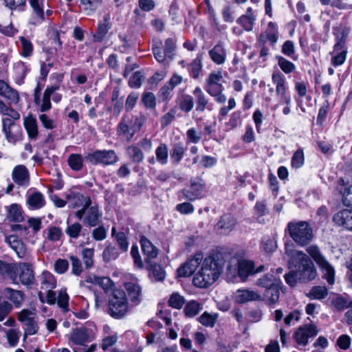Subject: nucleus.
I'll return each instance as SVG.
<instances>
[{
	"label": "nucleus",
	"mask_w": 352,
	"mask_h": 352,
	"mask_svg": "<svg viewBox=\"0 0 352 352\" xmlns=\"http://www.w3.org/2000/svg\"><path fill=\"white\" fill-rule=\"evenodd\" d=\"M285 254L288 257V267L290 270L284 276L288 285L294 287L298 283H307L316 278L317 270L309 254L295 249L292 243L285 244Z\"/></svg>",
	"instance_id": "nucleus-1"
},
{
	"label": "nucleus",
	"mask_w": 352,
	"mask_h": 352,
	"mask_svg": "<svg viewBox=\"0 0 352 352\" xmlns=\"http://www.w3.org/2000/svg\"><path fill=\"white\" fill-rule=\"evenodd\" d=\"M225 254L213 251L201 263V267L194 275L193 285L199 288H208L220 276L225 266Z\"/></svg>",
	"instance_id": "nucleus-2"
},
{
	"label": "nucleus",
	"mask_w": 352,
	"mask_h": 352,
	"mask_svg": "<svg viewBox=\"0 0 352 352\" xmlns=\"http://www.w3.org/2000/svg\"><path fill=\"white\" fill-rule=\"evenodd\" d=\"M107 313L115 319H122L130 311V305L125 292L114 289L108 296Z\"/></svg>",
	"instance_id": "nucleus-3"
},
{
	"label": "nucleus",
	"mask_w": 352,
	"mask_h": 352,
	"mask_svg": "<svg viewBox=\"0 0 352 352\" xmlns=\"http://www.w3.org/2000/svg\"><path fill=\"white\" fill-rule=\"evenodd\" d=\"M285 232L288 233L292 240L300 247L309 245L314 236L311 226L304 221L289 222L285 228Z\"/></svg>",
	"instance_id": "nucleus-4"
},
{
	"label": "nucleus",
	"mask_w": 352,
	"mask_h": 352,
	"mask_svg": "<svg viewBox=\"0 0 352 352\" xmlns=\"http://www.w3.org/2000/svg\"><path fill=\"white\" fill-rule=\"evenodd\" d=\"M256 285L265 289L263 297L269 304H276L278 301L283 286L279 277L275 276L273 273H267L256 280Z\"/></svg>",
	"instance_id": "nucleus-5"
},
{
	"label": "nucleus",
	"mask_w": 352,
	"mask_h": 352,
	"mask_svg": "<svg viewBox=\"0 0 352 352\" xmlns=\"http://www.w3.org/2000/svg\"><path fill=\"white\" fill-rule=\"evenodd\" d=\"M306 252L318 265L322 274V278L327 281L329 285H332L335 282L334 267L326 259L318 246L311 245L306 248Z\"/></svg>",
	"instance_id": "nucleus-6"
},
{
	"label": "nucleus",
	"mask_w": 352,
	"mask_h": 352,
	"mask_svg": "<svg viewBox=\"0 0 352 352\" xmlns=\"http://www.w3.org/2000/svg\"><path fill=\"white\" fill-rule=\"evenodd\" d=\"M143 115L140 116H124L117 127V134L130 142L135 133L139 131L145 122Z\"/></svg>",
	"instance_id": "nucleus-7"
},
{
	"label": "nucleus",
	"mask_w": 352,
	"mask_h": 352,
	"mask_svg": "<svg viewBox=\"0 0 352 352\" xmlns=\"http://www.w3.org/2000/svg\"><path fill=\"white\" fill-rule=\"evenodd\" d=\"M91 199H87L85 205L75 212V216L89 227H96L101 221L102 212L97 205L91 206Z\"/></svg>",
	"instance_id": "nucleus-8"
},
{
	"label": "nucleus",
	"mask_w": 352,
	"mask_h": 352,
	"mask_svg": "<svg viewBox=\"0 0 352 352\" xmlns=\"http://www.w3.org/2000/svg\"><path fill=\"white\" fill-rule=\"evenodd\" d=\"M85 160L93 165L109 166L115 164L119 157L113 150H96L88 153Z\"/></svg>",
	"instance_id": "nucleus-9"
},
{
	"label": "nucleus",
	"mask_w": 352,
	"mask_h": 352,
	"mask_svg": "<svg viewBox=\"0 0 352 352\" xmlns=\"http://www.w3.org/2000/svg\"><path fill=\"white\" fill-rule=\"evenodd\" d=\"M206 187V183L199 177L192 178L190 186L184 188L181 192L184 197L188 201H195L202 197V192Z\"/></svg>",
	"instance_id": "nucleus-10"
},
{
	"label": "nucleus",
	"mask_w": 352,
	"mask_h": 352,
	"mask_svg": "<svg viewBox=\"0 0 352 352\" xmlns=\"http://www.w3.org/2000/svg\"><path fill=\"white\" fill-rule=\"evenodd\" d=\"M34 310L23 309L19 313L18 319L24 325L25 336H32L37 333L38 327L35 320Z\"/></svg>",
	"instance_id": "nucleus-11"
},
{
	"label": "nucleus",
	"mask_w": 352,
	"mask_h": 352,
	"mask_svg": "<svg viewBox=\"0 0 352 352\" xmlns=\"http://www.w3.org/2000/svg\"><path fill=\"white\" fill-rule=\"evenodd\" d=\"M94 338L92 330L86 327H76L72 329L69 336V340L74 344L85 346L87 342L92 341Z\"/></svg>",
	"instance_id": "nucleus-12"
},
{
	"label": "nucleus",
	"mask_w": 352,
	"mask_h": 352,
	"mask_svg": "<svg viewBox=\"0 0 352 352\" xmlns=\"http://www.w3.org/2000/svg\"><path fill=\"white\" fill-rule=\"evenodd\" d=\"M202 259V254H196L193 258L188 260L177 269V276H190L201 264Z\"/></svg>",
	"instance_id": "nucleus-13"
},
{
	"label": "nucleus",
	"mask_w": 352,
	"mask_h": 352,
	"mask_svg": "<svg viewBox=\"0 0 352 352\" xmlns=\"http://www.w3.org/2000/svg\"><path fill=\"white\" fill-rule=\"evenodd\" d=\"M129 300L133 306H137L142 300V287L136 281H129L124 284Z\"/></svg>",
	"instance_id": "nucleus-14"
},
{
	"label": "nucleus",
	"mask_w": 352,
	"mask_h": 352,
	"mask_svg": "<svg viewBox=\"0 0 352 352\" xmlns=\"http://www.w3.org/2000/svg\"><path fill=\"white\" fill-rule=\"evenodd\" d=\"M350 28L340 24L333 28V34L335 36L336 43L333 46V52H336L340 48L346 46L348 35L350 32Z\"/></svg>",
	"instance_id": "nucleus-15"
},
{
	"label": "nucleus",
	"mask_w": 352,
	"mask_h": 352,
	"mask_svg": "<svg viewBox=\"0 0 352 352\" xmlns=\"http://www.w3.org/2000/svg\"><path fill=\"white\" fill-rule=\"evenodd\" d=\"M222 78L223 76L221 72H213L209 74L204 85V89L209 95L219 91H223L224 87L220 83Z\"/></svg>",
	"instance_id": "nucleus-16"
},
{
	"label": "nucleus",
	"mask_w": 352,
	"mask_h": 352,
	"mask_svg": "<svg viewBox=\"0 0 352 352\" xmlns=\"http://www.w3.org/2000/svg\"><path fill=\"white\" fill-rule=\"evenodd\" d=\"M318 330L314 325H305L298 328L296 332L294 338L299 345L306 346L308 344L309 338L316 336Z\"/></svg>",
	"instance_id": "nucleus-17"
},
{
	"label": "nucleus",
	"mask_w": 352,
	"mask_h": 352,
	"mask_svg": "<svg viewBox=\"0 0 352 352\" xmlns=\"http://www.w3.org/2000/svg\"><path fill=\"white\" fill-rule=\"evenodd\" d=\"M18 276L20 282L28 287L32 286L35 282V277L33 267L28 263H23L19 265Z\"/></svg>",
	"instance_id": "nucleus-18"
},
{
	"label": "nucleus",
	"mask_w": 352,
	"mask_h": 352,
	"mask_svg": "<svg viewBox=\"0 0 352 352\" xmlns=\"http://www.w3.org/2000/svg\"><path fill=\"white\" fill-rule=\"evenodd\" d=\"M333 221L338 226L352 231V209H344L333 216Z\"/></svg>",
	"instance_id": "nucleus-19"
},
{
	"label": "nucleus",
	"mask_w": 352,
	"mask_h": 352,
	"mask_svg": "<svg viewBox=\"0 0 352 352\" xmlns=\"http://www.w3.org/2000/svg\"><path fill=\"white\" fill-rule=\"evenodd\" d=\"M236 219L230 214L222 215L216 225V229L221 234H229L235 227Z\"/></svg>",
	"instance_id": "nucleus-20"
},
{
	"label": "nucleus",
	"mask_w": 352,
	"mask_h": 352,
	"mask_svg": "<svg viewBox=\"0 0 352 352\" xmlns=\"http://www.w3.org/2000/svg\"><path fill=\"white\" fill-rule=\"evenodd\" d=\"M12 179L19 186H27L29 184V172L23 165H18L13 169Z\"/></svg>",
	"instance_id": "nucleus-21"
},
{
	"label": "nucleus",
	"mask_w": 352,
	"mask_h": 352,
	"mask_svg": "<svg viewBox=\"0 0 352 352\" xmlns=\"http://www.w3.org/2000/svg\"><path fill=\"white\" fill-rule=\"evenodd\" d=\"M142 250L145 255V262L149 263L158 255V249L144 236H141Z\"/></svg>",
	"instance_id": "nucleus-22"
},
{
	"label": "nucleus",
	"mask_w": 352,
	"mask_h": 352,
	"mask_svg": "<svg viewBox=\"0 0 352 352\" xmlns=\"http://www.w3.org/2000/svg\"><path fill=\"white\" fill-rule=\"evenodd\" d=\"M211 60L217 65H222L226 62L227 52L222 43L215 45L209 52Z\"/></svg>",
	"instance_id": "nucleus-23"
},
{
	"label": "nucleus",
	"mask_w": 352,
	"mask_h": 352,
	"mask_svg": "<svg viewBox=\"0 0 352 352\" xmlns=\"http://www.w3.org/2000/svg\"><path fill=\"white\" fill-rule=\"evenodd\" d=\"M111 28V23L110 22L109 14L104 16L103 21L99 22L98 24L97 31L94 34V40L96 42H101L103 41L108 31Z\"/></svg>",
	"instance_id": "nucleus-24"
},
{
	"label": "nucleus",
	"mask_w": 352,
	"mask_h": 352,
	"mask_svg": "<svg viewBox=\"0 0 352 352\" xmlns=\"http://www.w3.org/2000/svg\"><path fill=\"white\" fill-rule=\"evenodd\" d=\"M60 89L59 84H55L51 86H47L44 91L42 103L41 104L40 111L41 112H46L52 108L51 96Z\"/></svg>",
	"instance_id": "nucleus-25"
},
{
	"label": "nucleus",
	"mask_w": 352,
	"mask_h": 352,
	"mask_svg": "<svg viewBox=\"0 0 352 352\" xmlns=\"http://www.w3.org/2000/svg\"><path fill=\"white\" fill-rule=\"evenodd\" d=\"M235 297L236 302L241 304L245 303L248 301L262 300V296L257 292L248 289L237 290Z\"/></svg>",
	"instance_id": "nucleus-26"
},
{
	"label": "nucleus",
	"mask_w": 352,
	"mask_h": 352,
	"mask_svg": "<svg viewBox=\"0 0 352 352\" xmlns=\"http://www.w3.org/2000/svg\"><path fill=\"white\" fill-rule=\"evenodd\" d=\"M7 243L16 252L19 258H23L26 255V248L24 243L14 235H11L6 239Z\"/></svg>",
	"instance_id": "nucleus-27"
},
{
	"label": "nucleus",
	"mask_w": 352,
	"mask_h": 352,
	"mask_svg": "<svg viewBox=\"0 0 352 352\" xmlns=\"http://www.w3.org/2000/svg\"><path fill=\"white\" fill-rule=\"evenodd\" d=\"M176 85V74H173L167 84L164 85L159 91L158 96L162 101H168L173 96V91Z\"/></svg>",
	"instance_id": "nucleus-28"
},
{
	"label": "nucleus",
	"mask_w": 352,
	"mask_h": 352,
	"mask_svg": "<svg viewBox=\"0 0 352 352\" xmlns=\"http://www.w3.org/2000/svg\"><path fill=\"white\" fill-rule=\"evenodd\" d=\"M193 94L196 98L197 111L203 112L206 109L211 110V107L208 105V100L199 87L194 89Z\"/></svg>",
	"instance_id": "nucleus-29"
},
{
	"label": "nucleus",
	"mask_w": 352,
	"mask_h": 352,
	"mask_svg": "<svg viewBox=\"0 0 352 352\" xmlns=\"http://www.w3.org/2000/svg\"><path fill=\"white\" fill-rule=\"evenodd\" d=\"M254 267L252 261L243 260L239 262L238 276L242 281H245L250 275L254 274Z\"/></svg>",
	"instance_id": "nucleus-30"
},
{
	"label": "nucleus",
	"mask_w": 352,
	"mask_h": 352,
	"mask_svg": "<svg viewBox=\"0 0 352 352\" xmlns=\"http://www.w3.org/2000/svg\"><path fill=\"white\" fill-rule=\"evenodd\" d=\"M67 201L69 203V208H76L80 206L84 207L87 199L89 197H85L80 192H71L66 196Z\"/></svg>",
	"instance_id": "nucleus-31"
},
{
	"label": "nucleus",
	"mask_w": 352,
	"mask_h": 352,
	"mask_svg": "<svg viewBox=\"0 0 352 352\" xmlns=\"http://www.w3.org/2000/svg\"><path fill=\"white\" fill-rule=\"evenodd\" d=\"M79 8L87 15H92L101 6L102 0H79Z\"/></svg>",
	"instance_id": "nucleus-32"
},
{
	"label": "nucleus",
	"mask_w": 352,
	"mask_h": 352,
	"mask_svg": "<svg viewBox=\"0 0 352 352\" xmlns=\"http://www.w3.org/2000/svg\"><path fill=\"white\" fill-rule=\"evenodd\" d=\"M147 264V270L149 272V276L155 281H162L165 278V272L164 271L162 266L155 263L150 261L146 263Z\"/></svg>",
	"instance_id": "nucleus-33"
},
{
	"label": "nucleus",
	"mask_w": 352,
	"mask_h": 352,
	"mask_svg": "<svg viewBox=\"0 0 352 352\" xmlns=\"http://www.w3.org/2000/svg\"><path fill=\"white\" fill-rule=\"evenodd\" d=\"M3 131L6 134L7 140L10 142H15L17 140V135L13 132V129L16 127L15 122L9 118L2 120Z\"/></svg>",
	"instance_id": "nucleus-34"
},
{
	"label": "nucleus",
	"mask_w": 352,
	"mask_h": 352,
	"mask_svg": "<svg viewBox=\"0 0 352 352\" xmlns=\"http://www.w3.org/2000/svg\"><path fill=\"white\" fill-rule=\"evenodd\" d=\"M126 154L130 160L134 164H140L142 162L144 155L142 150L135 144L129 146L126 149Z\"/></svg>",
	"instance_id": "nucleus-35"
},
{
	"label": "nucleus",
	"mask_w": 352,
	"mask_h": 352,
	"mask_svg": "<svg viewBox=\"0 0 352 352\" xmlns=\"http://www.w3.org/2000/svg\"><path fill=\"white\" fill-rule=\"evenodd\" d=\"M3 294L17 307H20L22 302L24 300V294L21 291L19 290H15L10 287H6L3 290Z\"/></svg>",
	"instance_id": "nucleus-36"
},
{
	"label": "nucleus",
	"mask_w": 352,
	"mask_h": 352,
	"mask_svg": "<svg viewBox=\"0 0 352 352\" xmlns=\"http://www.w3.org/2000/svg\"><path fill=\"white\" fill-rule=\"evenodd\" d=\"M6 208L8 219L10 221L21 222L23 221V210L20 205L17 204H12Z\"/></svg>",
	"instance_id": "nucleus-37"
},
{
	"label": "nucleus",
	"mask_w": 352,
	"mask_h": 352,
	"mask_svg": "<svg viewBox=\"0 0 352 352\" xmlns=\"http://www.w3.org/2000/svg\"><path fill=\"white\" fill-rule=\"evenodd\" d=\"M273 83L276 85L277 94H283L286 92V81L284 75L279 71L275 72L272 75Z\"/></svg>",
	"instance_id": "nucleus-38"
},
{
	"label": "nucleus",
	"mask_w": 352,
	"mask_h": 352,
	"mask_svg": "<svg viewBox=\"0 0 352 352\" xmlns=\"http://www.w3.org/2000/svg\"><path fill=\"white\" fill-rule=\"evenodd\" d=\"M27 203L30 208L39 209L45 206V201L41 192H35L28 196Z\"/></svg>",
	"instance_id": "nucleus-39"
},
{
	"label": "nucleus",
	"mask_w": 352,
	"mask_h": 352,
	"mask_svg": "<svg viewBox=\"0 0 352 352\" xmlns=\"http://www.w3.org/2000/svg\"><path fill=\"white\" fill-rule=\"evenodd\" d=\"M24 126L29 138L35 140L38 135V127L36 118L32 116L25 118L24 120Z\"/></svg>",
	"instance_id": "nucleus-40"
},
{
	"label": "nucleus",
	"mask_w": 352,
	"mask_h": 352,
	"mask_svg": "<svg viewBox=\"0 0 352 352\" xmlns=\"http://www.w3.org/2000/svg\"><path fill=\"white\" fill-rule=\"evenodd\" d=\"M219 314L204 311L199 318L198 321L204 327L212 328L217 323Z\"/></svg>",
	"instance_id": "nucleus-41"
},
{
	"label": "nucleus",
	"mask_w": 352,
	"mask_h": 352,
	"mask_svg": "<svg viewBox=\"0 0 352 352\" xmlns=\"http://www.w3.org/2000/svg\"><path fill=\"white\" fill-rule=\"evenodd\" d=\"M41 285L43 289L51 290L56 287V280L50 272H43L41 276Z\"/></svg>",
	"instance_id": "nucleus-42"
},
{
	"label": "nucleus",
	"mask_w": 352,
	"mask_h": 352,
	"mask_svg": "<svg viewBox=\"0 0 352 352\" xmlns=\"http://www.w3.org/2000/svg\"><path fill=\"white\" fill-rule=\"evenodd\" d=\"M203 309V305L195 300L188 302L184 309L186 316L192 318L197 315Z\"/></svg>",
	"instance_id": "nucleus-43"
},
{
	"label": "nucleus",
	"mask_w": 352,
	"mask_h": 352,
	"mask_svg": "<svg viewBox=\"0 0 352 352\" xmlns=\"http://www.w3.org/2000/svg\"><path fill=\"white\" fill-rule=\"evenodd\" d=\"M44 1L45 0H29V3L33 10L34 14H35L36 17L41 21L45 20L43 8Z\"/></svg>",
	"instance_id": "nucleus-44"
},
{
	"label": "nucleus",
	"mask_w": 352,
	"mask_h": 352,
	"mask_svg": "<svg viewBox=\"0 0 352 352\" xmlns=\"http://www.w3.org/2000/svg\"><path fill=\"white\" fill-rule=\"evenodd\" d=\"M333 53L334 52H333ZM336 53L335 55L331 56V63L333 67H338L343 65L346 59L347 47L340 48ZM330 54H332V52Z\"/></svg>",
	"instance_id": "nucleus-45"
},
{
	"label": "nucleus",
	"mask_w": 352,
	"mask_h": 352,
	"mask_svg": "<svg viewBox=\"0 0 352 352\" xmlns=\"http://www.w3.org/2000/svg\"><path fill=\"white\" fill-rule=\"evenodd\" d=\"M67 162L69 167L73 170L78 171L83 167V158L80 154L72 153L69 155Z\"/></svg>",
	"instance_id": "nucleus-46"
},
{
	"label": "nucleus",
	"mask_w": 352,
	"mask_h": 352,
	"mask_svg": "<svg viewBox=\"0 0 352 352\" xmlns=\"http://www.w3.org/2000/svg\"><path fill=\"white\" fill-rule=\"evenodd\" d=\"M276 59L279 67L285 74H289L295 70V65L285 58L281 56H276Z\"/></svg>",
	"instance_id": "nucleus-47"
},
{
	"label": "nucleus",
	"mask_w": 352,
	"mask_h": 352,
	"mask_svg": "<svg viewBox=\"0 0 352 352\" xmlns=\"http://www.w3.org/2000/svg\"><path fill=\"white\" fill-rule=\"evenodd\" d=\"M67 227L65 229V233L72 239H78L82 232V226L78 222L69 224V219H67Z\"/></svg>",
	"instance_id": "nucleus-48"
},
{
	"label": "nucleus",
	"mask_w": 352,
	"mask_h": 352,
	"mask_svg": "<svg viewBox=\"0 0 352 352\" xmlns=\"http://www.w3.org/2000/svg\"><path fill=\"white\" fill-rule=\"evenodd\" d=\"M156 161L164 165L168 162V149L165 144H160L155 150Z\"/></svg>",
	"instance_id": "nucleus-49"
},
{
	"label": "nucleus",
	"mask_w": 352,
	"mask_h": 352,
	"mask_svg": "<svg viewBox=\"0 0 352 352\" xmlns=\"http://www.w3.org/2000/svg\"><path fill=\"white\" fill-rule=\"evenodd\" d=\"M331 302L335 309L338 311H343L351 305V301H349L346 298L340 295H338L332 298Z\"/></svg>",
	"instance_id": "nucleus-50"
},
{
	"label": "nucleus",
	"mask_w": 352,
	"mask_h": 352,
	"mask_svg": "<svg viewBox=\"0 0 352 352\" xmlns=\"http://www.w3.org/2000/svg\"><path fill=\"white\" fill-rule=\"evenodd\" d=\"M120 253L117 248L111 244H108L102 252V257L104 262L107 263L110 261L116 259Z\"/></svg>",
	"instance_id": "nucleus-51"
},
{
	"label": "nucleus",
	"mask_w": 352,
	"mask_h": 352,
	"mask_svg": "<svg viewBox=\"0 0 352 352\" xmlns=\"http://www.w3.org/2000/svg\"><path fill=\"white\" fill-rule=\"evenodd\" d=\"M202 58L201 55H198L195 59L192 60L188 67V70L190 75L194 78H197L199 76V73L202 69Z\"/></svg>",
	"instance_id": "nucleus-52"
},
{
	"label": "nucleus",
	"mask_w": 352,
	"mask_h": 352,
	"mask_svg": "<svg viewBox=\"0 0 352 352\" xmlns=\"http://www.w3.org/2000/svg\"><path fill=\"white\" fill-rule=\"evenodd\" d=\"M0 272L8 275L14 283H17V274L14 267L11 264L0 260Z\"/></svg>",
	"instance_id": "nucleus-53"
},
{
	"label": "nucleus",
	"mask_w": 352,
	"mask_h": 352,
	"mask_svg": "<svg viewBox=\"0 0 352 352\" xmlns=\"http://www.w3.org/2000/svg\"><path fill=\"white\" fill-rule=\"evenodd\" d=\"M255 21L254 16L251 14L250 15L243 14L240 16L237 20V23L240 24L245 30L251 31L253 28L254 22Z\"/></svg>",
	"instance_id": "nucleus-54"
},
{
	"label": "nucleus",
	"mask_w": 352,
	"mask_h": 352,
	"mask_svg": "<svg viewBox=\"0 0 352 352\" xmlns=\"http://www.w3.org/2000/svg\"><path fill=\"white\" fill-rule=\"evenodd\" d=\"M328 294V290L324 286H314L309 292V296L313 299L321 300L324 298Z\"/></svg>",
	"instance_id": "nucleus-55"
},
{
	"label": "nucleus",
	"mask_w": 352,
	"mask_h": 352,
	"mask_svg": "<svg viewBox=\"0 0 352 352\" xmlns=\"http://www.w3.org/2000/svg\"><path fill=\"white\" fill-rule=\"evenodd\" d=\"M179 109L186 112L188 113L190 111L194 106V102L192 97L190 95H183L182 96L179 101Z\"/></svg>",
	"instance_id": "nucleus-56"
},
{
	"label": "nucleus",
	"mask_w": 352,
	"mask_h": 352,
	"mask_svg": "<svg viewBox=\"0 0 352 352\" xmlns=\"http://www.w3.org/2000/svg\"><path fill=\"white\" fill-rule=\"evenodd\" d=\"M57 304L64 312L69 310V296L67 294L66 289H61L58 293L56 300Z\"/></svg>",
	"instance_id": "nucleus-57"
},
{
	"label": "nucleus",
	"mask_w": 352,
	"mask_h": 352,
	"mask_svg": "<svg viewBox=\"0 0 352 352\" xmlns=\"http://www.w3.org/2000/svg\"><path fill=\"white\" fill-rule=\"evenodd\" d=\"M6 6L12 10L25 11L27 7L26 0H5Z\"/></svg>",
	"instance_id": "nucleus-58"
},
{
	"label": "nucleus",
	"mask_w": 352,
	"mask_h": 352,
	"mask_svg": "<svg viewBox=\"0 0 352 352\" xmlns=\"http://www.w3.org/2000/svg\"><path fill=\"white\" fill-rule=\"evenodd\" d=\"M115 238L120 250L126 252L129 248V241L126 234L122 232H119L115 235Z\"/></svg>",
	"instance_id": "nucleus-59"
},
{
	"label": "nucleus",
	"mask_w": 352,
	"mask_h": 352,
	"mask_svg": "<svg viewBox=\"0 0 352 352\" xmlns=\"http://www.w3.org/2000/svg\"><path fill=\"white\" fill-rule=\"evenodd\" d=\"M281 52L283 54L292 58L294 60L297 59V56L295 55L294 45L292 41H287L283 43L282 45Z\"/></svg>",
	"instance_id": "nucleus-60"
},
{
	"label": "nucleus",
	"mask_w": 352,
	"mask_h": 352,
	"mask_svg": "<svg viewBox=\"0 0 352 352\" xmlns=\"http://www.w3.org/2000/svg\"><path fill=\"white\" fill-rule=\"evenodd\" d=\"M95 283L101 287L105 293H107L114 285L112 280L108 277H96Z\"/></svg>",
	"instance_id": "nucleus-61"
},
{
	"label": "nucleus",
	"mask_w": 352,
	"mask_h": 352,
	"mask_svg": "<svg viewBox=\"0 0 352 352\" xmlns=\"http://www.w3.org/2000/svg\"><path fill=\"white\" fill-rule=\"evenodd\" d=\"M63 232L59 227L50 226L47 228V238L51 241H57L60 239Z\"/></svg>",
	"instance_id": "nucleus-62"
},
{
	"label": "nucleus",
	"mask_w": 352,
	"mask_h": 352,
	"mask_svg": "<svg viewBox=\"0 0 352 352\" xmlns=\"http://www.w3.org/2000/svg\"><path fill=\"white\" fill-rule=\"evenodd\" d=\"M292 166L294 168H298L304 164V153L302 148L298 149L292 157Z\"/></svg>",
	"instance_id": "nucleus-63"
},
{
	"label": "nucleus",
	"mask_w": 352,
	"mask_h": 352,
	"mask_svg": "<svg viewBox=\"0 0 352 352\" xmlns=\"http://www.w3.org/2000/svg\"><path fill=\"white\" fill-rule=\"evenodd\" d=\"M175 44L173 38H168L164 43V53L167 58L173 60L175 57Z\"/></svg>",
	"instance_id": "nucleus-64"
}]
</instances>
